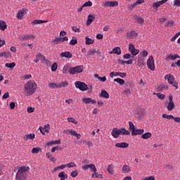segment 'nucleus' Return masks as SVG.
I'll use <instances>...</instances> for the list:
<instances>
[{"label": "nucleus", "instance_id": "5701e85b", "mask_svg": "<svg viewBox=\"0 0 180 180\" xmlns=\"http://www.w3.org/2000/svg\"><path fill=\"white\" fill-rule=\"evenodd\" d=\"M176 58H180V56L178 54H169L168 56H167V60H171L172 61H174L176 60Z\"/></svg>", "mask_w": 180, "mask_h": 180}, {"label": "nucleus", "instance_id": "c85d7f7f", "mask_svg": "<svg viewBox=\"0 0 180 180\" xmlns=\"http://www.w3.org/2000/svg\"><path fill=\"white\" fill-rule=\"evenodd\" d=\"M6 27H8V25H6V22L2 20H0V30H6Z\"/></svg>", "mask_w": 180, "mask_h": 180}, {"label": "nucleus", "instance_id": "09e8293b", "mask_svg": "<svg viewBox=\"0 0 180 180\" xmlns=\"http://www.w3.org/2000/svg\"><path fill=\"white\" fill-rule=\"evenodd\" d=\"M40 150H41L40 148H33L32 150V154H39L40 152Z\"/></svg>", "mask_w": 180, "mask_h": 180}, {"label": "nucleus", "instance_id": "3c124183", "mask_svg": "<svg viewBox=\"0 0 180 180\" xmlns=\"http://www.w3.org/2000/svg\"><path fill=\"white\" fill-rule=\"evenodd\" d=\"M70 176L72 178H77L78 176V170H75L70 173Z\"/></svg>", "mask_w": 180, "mask_h": 180}, {"label": "nucleus", "instance_id": "bb28decb", "mask_svg": "<svg viewBox=\"0 0 180 180\" xmlns=\"http://www.w3.org/2000/svg\"><path fill=\"white\" fill-rule=\"evenodd\" d=\"M107 171L108 174L113 175V174H115V167H113V165H109L108 166Z\"/></svg>", "mask_w": 180, "mask_h": 180}, {"label": "nucleus", "instance_id": "052dcab7", "mask_svg": "<svg viewBox=\"0 0 180 180\" xmlns=\"http://www.w3.org/2000/svg\"><path fill=\"white\" fill-rule=\"evenodd\" d=\"M66 167H68V168H74V167H76V165L74 162H70L67 164Z\"/></svg>", "mask_w": 180, "mask_h": 180}, {"label": "nucleus", "instance_id": "f257e3e1", "mask_svg": "<svg viewBox=\"0 0 180 180\" xmlns=\"http://www.w3.org/2000/svg\"><path fill=\"white\" fill-rule=\"evenodd\" d=\"M37 89V84L34 81L30 80L24 84V92L26 96H31Z\"/></svg>", "mask_w": 180, "mask_h": 180}, {"label": "nucleus", "instance_id": "680f3d73", "mask_svg": "<svg viewBox=\"0 0 180 180\" xmlns=\"http://www.w3.org/2000/svg\"><path fill=\"white\" fill-rule=\"evenodd\" d=\"M27 112L28 113H33V112H34V108H33V107H28L27 108Z\"/></svg>", "mask_w": 180, "mask_h": 180}, {"label": "nucleus", "instance_id": "13d9d810", "mask_svg": "<svg viewBox=\"0 0 180 180\" xmlns=\"http://www.w3.org/2000/svg\"><path fill=\"white\" fill-rule=\"evenodd\" d=\"M124 60H129V58H131V54L130 53H126L123 56Z\"/></svg>", "mask_w": 180, "mask_h": 180}, {"label": "nucleus", "instance_id": "774afa93", "mask_svg": "<svg viewBox=\"0 0 180 180\" xmlns=\"http://www.w3.org/2000/svg\"><path fill=\"white\" fill-rule=\"evenodd\" d=\"M174 6H180V0H174Z\"/></svg>", "mask_w": 180, "mask_h": 180}, {"label": "nucleus", "instance_id": "49530a36", "mask_svg": "<svg viewBox=\"0 0 180 180\" xmlns=\"http://www.w3.org/2000/svg\"><path fill=\"white\" fill-rule=\"evenodd\" d=\"M57 68H58V65H57V63H54L51 66V71L53 72H56V71H57Z\"/></svg>", "mask_w": 180, "mask_h": 180}, {"label": "nucleus", "instance_id": "5fc2aeb1", "mask_svg": "<svg viewBox=\"0 0 180 180\" xmlns=\"http://www.w3.org/2000/svg\"><path fill=\"white\" fill-rule=\"evenodd\" d=\"M72 30L73 32H75V33H80L81 32V30H79V28H77L75 26L72 27Z\"/></svg>", "mask_w": 180, "mask_h": 180}, {"label": "nucleus", "instance_id": "9d476101", "mask_svg": "<svg viewBox=\"0 0 180 180\" xmlns=\"http://www.w3.org/2000/svg\"><path fill=\"white\" fill-rule=\"evenodd\" d=\"M82 101H83L84 103H85L86 105H88L89 103H91V105L96 104V101H95L91 98H83Z\"/></svg>", "mask_w": 180, "mask_h": 180}, {"label": "nucleus", "instance_id": "9b49d317", "mask_svg": "<svg viewBox=\"0 0 180 180\" xmlns=\"http://www.w3.org/2000/svg\"><path fill=\"white\" fill-rule=\"evenodd\" d=\"M117 5H119L117 1H105L104 3V6L108 8H114V6H117Z\"/></svg>", "mask_w": 180, "mask_h": 180}, {"label": "nucleus", "instance_id": "dca6fc26", "mask_svg": "<svg viewBox=\"0 0 180 180\" xmlns=\"http://www.w3.org/2000/svg\"><path fill=\"white\" fill-rule=\"evenodd\" d=\"M60 56V57H65V58H72V53L70 51L62 52Z\"/></svg>", "mask_w": 180, "mask_h": 180}, {"label": "nucleus", "instance_id": "b1692460", "mask_svg": "<svg viewBox=\"0 0 180 180\" xmlns=\"http://www.w3.org/2000/svg\"><path fill=\"white\" fill-rule=\"evenodd\" d=\"M95 20V16L92 14H89L87 17L86 24L88 25H91Z\"/></svg>", "mask_w": 180, "mask_h": 180}, {"label": "nucleus", "instance_id": "8fccbe9b", "mask_svg": "<svg viewBox=\"0 0 180 180\" xmlns=\"http://www.w3.org/2000/svg\"><path fill=\"white\" fill-rule=\"evenodd\" d=\"M129 130L131 131V133H133V131L136 130V129L134 128V124H133L132 122H129Z\"/></svg>", "mask_w": 180, "mask_h": 180}, {"label": "nucleus", "instance_id": "bf43d9fd", "mask_svg": "<svg viewBox=\"0 0 180 180\" xmlns=\"http://www.w3.org/2000/svg\"><path fill=\"white\" fill-rule=\"evenodd\" d=\"M92 6V1H88L86 2H85L84 4H83V6L84 8L87 7V6Z\"/></svg>", "mask_w": 180, "mask_h": 180}, {"label": "nucleus", "instance_id": "6ab92c4d", "mask_svg": "<svg viewBox=\"0 0 180 180\" xmlns=\"http://www.w3.org/2000/svg\"><path fill=\"white\" fill-rule=\"evenodd\" d=\"M115 147H119L120 148H127V147H129V143L126 142L117 143L115 144Z\"/></svg>", "mask_w": 180, "mask_h": 180}, {"label": "nucleus", "instance_id": "412c9836", "mask_svg": "<svg viewBox=\"0 0 180 180\" xmlns=\"http://www.w3.org/2000/svg\"><path fill=\"white\" fill-rule=\"evenodd\" d=\"M137 36V32L135 31H131L129 32H127V39H134Z\"/></svg>", "mask_w": 180, "mask_h": 180}, {"label": "nucleus", "instance_id": "864d4df0", "mask_svg": "<svg viewBox=\"0 0 180 180\" xmlns=\"http://www.w3.org/2000/svg\"><path fill=\"white\" fill-rule=\"evenodd\" d=\"M11 56V52H1L0 53V57H8Z\"/></svg>", "mask_w": 180, "mask_h": 180}, {"label": "nucleus", "instance_id": "0e129e2a", "mask_svg": "<svg viewBox=\"0 0 180 180\" xmlns=\"http://www.w3.org/2000/svg\"><path fill=\"white\" fill-rule=\"evenodd\" d=\"M173 25H174V21L171 20L167 22L165 24V26H167V27H171V26H172Z\"/></svg>", "mask_w": 180, "mask_h": 180}, {"label": "nucleus", "instance_id": "7ed1b4c3", "mask_svg": "<svg viewBox=\"0 0 180 180\" xmlns=\"http://www.w3.org/2000/svg\"><path fill=\"white\" fill-rule=\"evenodd\" d=\"M84 71L83 65H78L73 68H70L68 70L69 74L70 75H75V74H81Z\"/></svg>", "mask_w": 180, "mask_h": 180}, {"label": "nucleus", "instance_id": "4c0bfd02", "mask_svg": "<svg viewBox=\"0 0 180 180\" xmlns=\"http://www.w3.org/2000/svg\"><path fill=\"white\" fill-rule=\"evenodd\" d=\"M94 78H97L101 82H105L106 81V77H101L98 74L94 75Z\"/></svg>", "mask_w": 180, "mask_h": 180}, {"label": "nucleus", "instance_id": "cd10ccee", "mask_svg": "<svg viewBox=\"0 0 180 180\" xmlns=\"http://www.w3.org/2000/svg\"><path fill=\"white\" fill-rule=\"evenodd\" d=\"M61 38L56 37L53 40L51 41V44L53 46H56V44H61Z\"/></svg>", "mask_w": 180, "mask_h": 180}, {"label": "nucleus", "instance_id": "473e14b6", "mask_svg": "<svg viewBox=\"0 0 180 180\" xmlns=\"http://www.w3.org/2000/svg\"><path fill=\"white\" fill-rule=\"evenodd\" d=\"M65 86H68V82L65 81L58 84V89L65 88Z\"/></svg>", "mask_w": 180, "mask_h": 180}, {"label": "nucleus", "instance_id": "f704fd0d", "mask_svg": "<svg viewBox=\"0 0 180 180\" xmlns=\"http://www.w3.org/2000/svg\"><path fill=\"white\" fill-rule=\"evenodd\" d=\"M134 19H135L136 23H139V25L144 23V20L137 15L134 16Z\"/></svg>", "mask_w": 180, "mask_h": 180}, {"label": "nucleus", "instance_id": "a18cd8bd", "mask_svg": "<svg viewBox=\"0 0 180 180\" xmlns=\"http://www.w3.org/2000/svg\"><path fill=\"white\" fill-rule=\"evenodd\" d=\"M66 167H67V165H62L60 166L56 167L54 168V172H57L58 169H64V168H66Z\"/></svg>", "mask_w": 180, "mask_h": 180}, {"label": "nucleus", "instance_id": "c756f323", "mask_svg": "<svg viewBox=\"0 0 180 180\" xmlns=\"http://www.w3.org/2000/svg\"><path fill=\"white\" fill-rule=\"evenodd\" d=\"M152 136L153 134L151 132H147L141 135V139L143 140H148V139H150Z\"/></svg>", "mask_w": 180, "mask_h": 180}, {"label": "nucleus", "instance_id": "0eeeda50", "mask_svg": "<svg viewBox=\"0 0 180 180\" xmlns=\"http://www.w3.org/2000/svg\"><path fill=\"white\" fill-rule=\"evenodd\" d=\"M129 51L131 53V54L134 56H137L140 53V51L136 49V46L133 44H130L129 45Z\"/></svg>", "mask_w": 180, "mask_h": 180}, {"label": "nucleus", "instance_id": "ea45409f", "mask_svg": "<svg viewBox=\"0 0 180 180\" xmlns=\"http://www.w3.org/2000/svg\"><path fill=\"white\" fill-rule=\"evenodd\" d=\"M138 65L139 67H143L144 65V59L138 56Z\"/></svg>", "mask_w": 180, "mask_h": 180}, {"label": "nucleus", "instance_id": "39448f33", "mask_svg": "<svg viewBox=\"0 0 180 180\" xmlns=\"http://www.w3.org/2000/svg\"><path fill=\"white\" fill-rule=\"evenodd\" d=\"M75 87L79 89L80 91H88V85H86L84 82H82L77 81L75 83Z\"/></svg>", "mask_w": 180, "mask_h": 180}, {"label": "nucleus", "instance_id": "de8ad7c7", "mask_svg": "<svg viewBox=\"0 0 180 180\" xmlns=\"http://www.w3.org/2000/svg\"><path fill=\"white\" fill-rule=\"evenodd\" d=\"M89 168H90V169L93 171V172H96V171H98L96 167L94 164H89Z\"/></svg>", "mask_w": 180, "mask_h": 180}, {"label": "nucleus", "instance_id": "69168bd1", "mask_svg": "<svg viewBox=\"0 0 180 180\" xmlns=\"http://www.w3.org/2000/svg\"><path fill=\"white\" fill-rule=\"evenodd\" d=\"M142 180H155V177H154V176H150L149 177H145L142 179Z\"/></svg>", "mask_w": 180, "mask_h": 180}, {"label": "nucleus", "instance_id": "f3484780", "mask_svg": "<svg viewBox=\"0 0 180 180\" xmlns=\"http://www.w3.org/2000/svg\"><path fill=\"white\" fill-rule=\"evenodd\" d=\"M144 133V129H134V131H133L131 132V136H139V135H141Z\"/></svg>", "mask_w": 180, "mask_h": 180}, {"label": "nucleus", "instance_id": "ddd939ff", "mask_svg": "<svg viewBox=\"0 0 180 180\" xmlns=\"http://www.w3.org/2000/svg\"><path fill=\"white\" fill-rule=\"evenodd\" d=\"M111 134L114 139H117L120 135V131L119 129L117 128H113Z\"/></svg>", "mask_w": 180, "mask_h": 180}, {"label": "nucleus", "instance_id": "f03ea898", "mask_svg": "<svg viewBox=\"0 0 180 180\" xmlns=\"http://www.w3.org/2000/svg\"><path fill=\"white\" fill-rule=\"evenodd\" d=\"M30 171V167L27 166H22L18 168L15 175V180H26L27 179V174Z\"/></svg>", "mask_w": 180, "mask_h": 180}, {"label": "nucleus", "instance_id": "423d86ee", "mask_svg": "<svg viewBox=\"0 0 180 180\" xmlns=\"http://www.w3.org/2000/svg\"><path fill=\"white\" fill-rule=\"evenodd\" d=\"M148 68L151 71H154L155 70V63H154V57L150 56L147 60Z\"/></svg>", "mask_w": 180, "mask_h": 180}, {"label": "nucleus", "instance_id": "c9c22d12", "mask_svg": "<svg viewBox=\"0 0 180 180\" xmlns=\"http://www.w3.org/2000/svg\"><path fill=\"white\" fill-rule=\"evenodd\" d=\"M78 44V40H77V37H72L71 41H70L69 44L70 46H75V44Z\"/></svg>", "mask_w": 180, "mask_h": 180}, {"label": "nucleus", "instance_id": "7c9ffc66", "mask_svg": "<svg viewBox=\"0 0 180 180\" xmlns=\"http://www.w3.org/2000/svg\"><path fill=\"white\" fill-rule=\"evenodd\" d=\"M25 16V10H20L17 13V19H19L20 20H22V18Z\"/></svg>", "mask_w": 180, "mask_h": 180}, {"label": "nucleus", "instance_id": "58836bf2", "mask_svg": "<svg viewBox=\"0 0 180 180\" xmlns=\"http://www.w3.org/2000/svg\"><path fill=\"white\" fill-rule=\"evenodd\" d=\"M5 67H6L7 68H11V70H12V68H15V67H16V63H15L14 62L11 63H6Z\"/></svg>", "mask_w": 180, "mask_h": 180}, {"label": "nucleus", "instance_id": "603ef678", "mask_svg": "<svg viewBox=\"0 0 180 180\" xmlns=\"http://www.w3.org/2000/svg\"><path fill=\"white\" fill-rule=\"evenodd\" d=\"M68 121L70 122V123H73L74 124H77V120H75V119L72 118V117H68Z\"/></svg>", "mask_w": 180, "mask_h": 180}, {"label": "nucleus", "instance_id": "6e6552de", "mask_svg": "<svg viewBox=\"0 0 180 180\" xmlns=\"http://www.w3.org/2000/svg\"><path fill=\"white\" fill-rule=\"evenodd\" d=\"M39 130H40L41 134L44 136L46 133H50V124H46L44 125V127H39Z\"/></svg>", "mask_w": 180, "mask_h": 180}, {"label": "nucleus", "instance_id": "2f4dec72", "mask_svg": "<svg viewBox=\"0 0 180 180\" xmlns=\"http://www.w3.org/2000/svg\"><path fill=\"white\" fill-rule=\"evenodd\" d=\"M40 23H47V20H34L32 22V25H40Z\"/></svg>", "mask_w": 180, "mask_h": 180}, {"label": "nucleus", "instance_id": "79ce46f5", "mask_svg": "<svg viewBox=\"0 0 180 180\" xmlns=\"http://www.w3.org/2000/svg\"><path fill=\"white\" fill-rule=\"evenodd\" d=\"M115 82H117V84H120V85H124V80L123 79L117 78L114 79Z\"/></svg>", "mask_w": 180, "mask_h": 180}, {"label": "nucleus", "instance_id": "2eb2a0df", "mask_svg": "<svg viewBox=\"0 0 180 180\" xmlns=\"http://www.w3.org/2000/svg\"><path fill=\"white\" fill-rule=\"evenodd\" d=\"M36 135L34 134H30L29 135H25L23 136L24 141H27V140H34Z\"/></svg>", "mask_w": 180, "mask_h": 180}, {"label": "nucleus", "instance_id": "a878e982", "mask_svg": "<svg viewBox=\"0 0 180 180\" xmlns=\"http://www.w3.org/2000/svg\"><path fill=\"white\" fill-rule=\"evenodd\" d=\"M100 96H101V98H105V99H109L110 95L108 91L102 90L100 94Z\"/></svg>", "mask_w": 180, "mask_h": 180}, {"label": "nucleus", "instance_id": "4468645a", "mask_svg": "<svg viewBox=\"0 0 180 180\" xmlns=\"http://www.w3.org/2000/svg\"><path fill=\"white\" fill-rule=\"evenodd\" d=\"M122 174H129L131 172V168L128 165H124L122 169Z\"/></svg>", "mask_w": 180, "mask_h": 180}, {"label": "nucleus", "instance_id": "4be33fe9", "mask_svg": "<svg viewBox=\"0 0 180 180\" xmlns=\"http://www.w3.org/2000/svg\"><path fill=\"white\" fill-rule=\"evenodd\" d=\"M58 178H60V180H65L68 178V174L65 172H61L58 174Z\"/></svg>", "mask_w": 180, "mask_h": 180}, {"label": "nucleus", "instance_id": "e433bc0d", "mask_svg": "<svg viewBox=\"0 0 180 180\" xmlns=\"http://www.w3.org/2000/svg\"><path fill=\"white\" fill-rule=\"evenodd\" d=\"M85 39H86V45H89V44H94V43L95 42V40L88 37H85Z\"/></svg>", "mask_w": 180, "mask_h": 180}, {"label": "nucleus", "instance_id": "4d7b16f0", "mask_svg": "<svg viewBox=\"0 0 180 180\" xmlns=\"http://www.w3.org/2000/svg\"><path fill=\"white\" fill-rule=\"evenodd\" d=\"M180 36V32H177L174 37H172L171 41H174V40H176V38L179 37Z\"/></svg>", "mask_w": 180, "mask_h": 180}, {"label": "nucleus", "instance_id": "37998d69", "mask_svg": "<svg viewBox=\"0 0 180 180\" xmlns=\"http://www.w3.org/2000/svg\"><path fill=\"white\" fill-rule=\"evenodd\" d=\"M68 71H70V66L68 65L63 66V74H68Z\"/></svg>", "mask_w": 180, "mask_h": 180}, {"label": "nucleus", "instance_id": "a211bd4d", "mask_svg": "<svg viewBox=\"0 0 180 180\" xmlns=\"http://www.w3.org/2000/svg\"><path fill=\"white\" fill-rule=\"evenodd\" d=\"M168 2V0H161L158 2H155L153 4V8H160V5H162V4H167Z\"/></svg>", "mask_w": 180, "mask_h": 180}, {"label": "nucleus", "instance_id": "338daca9", "mask_svg": "<svg viewBox=\"0 0 180 180\" xmlns=\"http://www.w3.org/2000/svg\"><path fill=\"white\" fill-rule=\"evenodd\" d=\"M126 75H127L124 72H118V77H120L121 78H124L126 77Z\"/></svg>", "mask_w": 180, "mask_h": 180}, {"label": "nucleus", "instance_id": "aec40b11", "mask_svg": "<svg viewBox=\"0 0 180 180\" xmlns=\"http://www.w3.org/2000/svg\"><path fill=\"white\" fill-rule=\"evenodd\" d=\"M120 136H130V132L124 128L119 129Z\"/></svg>", "mask_w": 180, "mask_h": 180}, {"label": "nucleus", "instance_id": "6e6d98bb", "mask_svg": "<svg viewBox=\"0 0 180 180\" xmlns=\"http://www.w3.org/2000/svg\"><path fill=\"white\" fill-rule=\"evenodd\" d=\"M162 117L164 118H166V119H168L169 120H171V119H174V115H168L167 114H163L162 115Z\"/></svg>", "mask_w": 180, "mask_h": 180}, {"label": "nucleus", "instance_id": "e2e57ef3", "mask_svg": "<svg viewBox=\"0 0 180 180\" xmlns=\"http://www.w3.org/2000/svg\"><path fill=\"white\" fill-rule=\"evenodd\" d=\"M119 72H112L110 73V77L113 78V77H117Z\"/></svg>", "mask_w": 180, "mask_h": 180}, {"label": "nucleus", "instance_id": "f8f14e48", "mask_svg": "<svg viewBox=\"0 0 180 180\" xmlns=\"http://www.w3.org/2000/svg\"><path fill=\"white\" fill-rule=\"evenodd\" d=\"M110 54H117V56H120L122 54V49L119 47H115L111 51L109 52Z\"/></svg>", "mask_w": 180, "mask_h": 180}, {"label": "nucleus", "instance_id": "393cba45", "mask_svg": "<svg viewBox=\"0 0 180 180\" xmlns=\"http://www.w3.org/2000/svg\"><path fill=\"white\" fill-rule=\"evenodd\" d=\"M148 56V51L146 50H143V51H141L140 53L138 55V57L140 58H146Z\"/></svg>", "mask_w": 180, "mask_h": 180}, {"label": "nucleus", "instance_id": "20e7f679", "mask_svg": "<svg viewBox=\"0 0 180 180\" xmlns=\"http://www.w3.org/2000/svg\"><path fill=\"white\" fill-rule=\"evenodd\" d=\"M165 79H167V81L170 85H172L173 86L176 88V89H178V83H176V82H175V77H174V75H172L171 74L167 75L165 76Z\"/></svg>", "mask_w": 180, "mask_h": 180}, {"label": "nucleus", "instance_id": "1a4fd4ad", "mask_svg": "<svg viewBox=\"0 0 180 180\" xmlns=\"http://www.w3.org/2000/svg\"><path fill=\"white\" fill-rule=\"evenodd\" d=\"M173 97L172 95L169 96V103L167 105V110H172L174 108H175V104L174 103V101H172Z\"/></svg>", "mask_w": 180, "mask_h": 180}, {"label": "nucleus", "instance_id": "a19ab883", "mask_svg": "<svg viewBox=\"0 0 180 180\" xmlns=\"http://www.w3.org/2000/svg\"><path fill=\"white\" fill-rule=\"evenodd\" d=\"M153 95H156V96H158V99H161V100L165 99V95L162 94L161 93H154Z\"/></svg>", "mask_w": 180, "mask_h": 180}, {"label": "nucleus", "instance_id": "c03bdc74", "mask_svg": "<svg viewBox=\"0 0 180 180\" xmlns=\"http://www.w3.org/2000/svg\"><path fill=\"white\" fill-rule=\"evenodd\" d=\"M98 53V51L96 49H91L87 52L86 56H95Z\"/></svg>", "mask_w": 180, "mask_h": 180}, {"label": "nucleus", "instance_id": "72a5a7b5", "mask_svg": "<svg viewBox=\"0 0 180 180\" xmlns=\"http://www.w3.org/2000/svg\"><path fill=\"white\" fill-rule=\"evenodd\" d=\"M48 86L51 89H54V88L58 89V84L55 83V82H50V83H49Z\"/></svg>", "mask_w": 180, "mask_h": 180}]
</instances>
